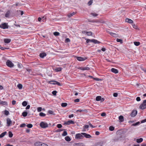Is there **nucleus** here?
Listing matches in <instances>:
<instances>
[{
  "mask_svg": "<svg viewBox=\"0 0 146 146\" xmlns=\"http://www.w3.org/2000/svg\"><path fill=\"white\" fill-rule=\"evenodd\" d=\"M57 92L56 90H54L52 92V94L54 96H56Z\"/></svg>",
  "mask_w": 146,
  "mask_h": 146,
  "instance_id": "c03bdc74",
  "label": "nucleus"
},
{
  "mask_svg": "<svg viewBox=\"0 0 146 146\" xmlns=\"http://www.w3.org/2000/svg\"><path fill=\"white\" fill-rule=\"evenodd\" d=\"M137 113V111L136 110H133L131 114V116L132 117H134L136 116Z\"/></svg>",
  "mask_w": 146,
  "mask_h": 146,
  "instance_id": "9b49d317",
  "label": "nucleus"
},
{
  "mask_svg": "<svg viewBox=\"0 0 146 146\" xmlns=\"http://www.w3.org/2000/svg\"><path fill=\"white\" fill-rule=\"evenodd\" d=\"M39 115L41 117H44L46 115V114L43 112H40L39 113Z\"/></svg>",
  "mask_w": 146,
  "mask_h": 146,
  "instance_id": "e433bc0d",
  "label": "nucleus"
},
{
  "mask_svg": "<svg viewBox=\"0 0 146 146\" xmlns=\"http://www.w3.org/2000/svg\"><path fill=\"white\" fill-rule=\"evenodd\" d=\"M0 105H7V102L5 101H2L0 99Z\"/></svg>",
  "mask_w": 146,
  "mask_h": 146,
  "instance_id": "f3484780",
  "label": "nucleus"
},
{
  "mask_svg": "<svg viewBox=\"0 0 146 146\" xmlns=\"http://www.w3.org/2000/svg\"><path fill=\"white\" fill-rule=\"evenodd\" d=\"M125 22L130 24H132L133 23V21L132 20L128 18H127L125 19Z\"/></svg>",
  "mask_w": 146,
  "mask_h": 146,
  "instance_id": "f8f14e48",
  "label": "nucleus"
},
{
  "mask_svg": "<svg viewBox=\"0 0 146 146\" xmlns=\"http://www.w3.org/2000/svg\"><path fill=\"white\" fill-rule=\"evenodd\" d=\"M6 64L10 68L14 66V64L12 62L9 60H7L6 62Z\"/></svg>",
  "mask_w": 146,
  "mask_h": 146,
  "instance_id": "423d86ee",
  "label": "nucleus"
},
{
  "mask_svg": "<svg viewBox=\"0 0 146 146\" xmlns=\"http://www.w3.org/2000/svg\"><path fill=\"white\" fill-rule=\"evenodd\" d=\"M74 146H84V145L82 143H74Z\"/></svg>",
  "mask_w": 146,
  "mask_h": 146,
  "instance_id": "6ab92c4d",
  "label": "nucleus"
},
{
  "mask_svg": "<svg viewBox=\"0 0 146 146\" xmlns=\"http://www.w3.org/2000/svg\"><path fill=\"white\" fill-rule=\"evenodd\" d=\"M111 70L112 72L115 74H117L118 72V70L114 68H111Z\"/></svg>",
  "mask_w": 146,
  "mask_h": 146,
  "instance_id": "dca6fc26",
  "label": "nucleus"
},
{
  "mask_svg": "<svg viewBox=\"0 0 146 146\" xmlns=\"http://www.w3.org/2000/svg\"><path fill=\"white\" fill-rule=\"evenodd\" d=\"M26 126V124L25 123H23L21 124L20 125V127H25Z\"/></svg>",
  "mask_w": 146,
  "mask_h": 146,
  "instance_id": "864d4df0",
  "label": "nucleus"
},
{
  "mask_svg": "<svg viewBox=\"0 0 146 146\" xmlns=\"http://www.w3.org/2000/svg\"><path fill=\"white\" fill-rule=\"evenodd\" d=\"M53 34L55 36H58L60 35V33L57 32H54Z\"/></svg>",
  "mask_w": 146,
  "mask_h": 146,
  "instance_id": "4c0bfd02",
  "label": "nucleus"
},
{
  "mask_svg": "<svg viewBox=\"0 0 146 146\" xmlns=\"http://www.w3.org/2000/svg\"><path fill=\"white\" fill-rule=\"evenodd\" d=\"M134 44L136 46H138L140 44V43L139 42H134Z\"/></svg>",
  "mask_w": 146,
  "mask_h": 146,
  "instance_id": "2f4dec72",
  "label": "nucleus"
},
{
  "mask_svg": "<svg viewBox=\"0 0 146 146\" xmlns=\"http://www.w3.org/2000/svg\"><path fill=\"white\" fill-rule=\"evenodd\" d=\"M87 34L88 36H90L92 35V33L91 31H90L88 32L87 33Z\"/></svg>",
  "mask_w": 146,
  "mask_h": 146,
  "instance_id": "09e8293b",
  "label": "nucleus"
},
{
  "mask_svg": "<svg viewBox=\"0 0 146 146\" xmlns=\"http://www.w3.org/2000/svg\"><path fill=\"white\" fill-rule=\"evenodd\" d=\"M67 105V104L66 103H62L61 106L63 107H65Z\"/></svg>",
  "mask_w": 146,
  "mask_h": 146,
  "instance_id": "f704fd0d",
  "label": "nucleus"
},
{
  "mask_svg": "<svg viewBox=\"0 0 146 146\" xmlns=\"http://www.w3.org/2000/svg\"><path fill=\"white\" fill-rule=\"evenodd\" d=\"M55 82V81H48V83L50 84L55 85L56 83Z\"/></svg>",
  "mask_w": 146,
  "mask_h": 146,
  "instance_id": "cd10ccee",
  "label": "nucleus"
},
{
  "mask_svg": "<svg viewBox=\"0 0 146 146\" xmlns=\"http://www.w3.org/2000/svg\"><path fill=\"white\" fill-rule=\"evenodd\" d=\"M40 146H48V145L45 143H43L42 142Z\"/></svg>",
  "mask_w": 146,
  "mask_h": 146,
  "instance_id": "052dcab7",
  "label": "nucleus"
},
{
  "mask_svg": "<svg viewBox=\"0 0 146 146\" xmlns=\"http://www.w3.org/2000/svg\"><path fill=\"white\" fill-rule=\"evenodd\" d=\"M42 142L38 141L35 142L34 145L35 146H40Z\"/></svg>",
  "mask_w": 146,
  "mask_h": 146,
  "instance_id": "a211bd4d",
  "label": "nucleus"
},
{
  "mask_svg": "<svg viewBox=\"0 0 146 146\" xmlns=\"http://www.w3.org/2000/svg\"><path fill=\"white\" fill-rule=\"evenodd\" d=\"M82 134L83 135L84 137L86 138H90L92 137V136L91 135L86 133H82Z\"/></svg>",
  "mask_w": 146,
  "mask_h": 146,
  "instance_id": "9d476101",
  "label": "nucleus"
},
{
  "mask_svg": "<svg viewBox=\"0 0 146 146\" xmlns=\"http://www.w3.org/2000/svg\"><path fill=\"white\" fill-rule=\"evenodd\" d=\"M93 3V0H90L88 3V5H90Z\"/></svg>",
  "mask_w": 146,
  "mask_h": 146,
  "instance_id": "a18cd8bd",
  "label": "nucleus"
},
{
  "mask_svg": "<svg viewBox=\"0 0 146 146\" xmlns=\"http://www.w3.org/2000/svg\"><path fill=\"white\" fill-rule=\"evenodd\" d=\"M37 111L38 112L41 111L42 110V108L41 107H39L37 108Z\"/></svg>",
  "mask_w": 146,
  "mask_h": 146,
  "instance_id": "37998d69",
  "label": "nucleus"
},
{
  "mask_svg": "<svg viewBox=\"0 0 146 146\" xmlns=\"http://www.w3.org/2000/svg\"><path fill=\"white\" fill-rule=\"evenodd\" d=\"M61 70L62 68L60 67L57 68L55 69V70L57 72L60 71Z\"/></svg>",
  "mask_w": 146,
  "mask_h": 146,
  "instance_id": "473e14b6",
  "label": "nucleus"
},
{
  "mask_svg": "<svg viewBox=\"0 0 146 146\" xmlns=\"http://www.w3.org/2000/svg\"><path fill=\"white\" fill-rule=\"evenodd\" d=\"M17 86L18 88H19V89L20 90L22 88V87H23V86L21 84H18L17 85Z\"/></svg>",
  "mask_w": 146,
  "mask_h": 146,
  "instance_id": "c756f323",
  "label": "nucleus"
},
{
  "mask_svg": "<svg viewBox=\"0 0 146 146\" xmlns=\"http://www.w3.org/2000/svg\"><path fill=\"white\" fill-rule=\"evenodd\" d=\"M11 39L9 38H5L4 40V41L5 43H9L11 41Z\"/></svg>",
  "mask_w": 146,
  "mask_h": 146,
  "instance_id": "4468645a",
  "label": "nucleus"
},
{
  "mask_svg": "<svg viewBox=\"0 0 146 146\" xmlns=\"http://www.w3.org/2000/svg\"><path fill=\"white\" fill-rule=\"evenodd\" d=\"M12 104L13 105H15L16 104V101L15 100H13L12 102Z\"/></svg>",
  "mask_w": 146,
  "mask_h": 146,
  "instance_id": "e2e57ef3",
  "label": "nucleus"
},
{
  "mask_svg": "<svg viewBox=\"0 0 146 146\" xmlns=\"http://www.w3.org/2000/svg\"><path fill=\"white\" fill-rule=\"evenodd\" d=\"M139 123H140L139 122V121L137 122L136 123H133V124H132V125L133 126H136V125H138V124H139Z\"/></svg>",
  "mask_w": 146,
  "mask_h": 146,
  "instance_id": "de8ad7c7",
  "label": "nucleus"
},
{
  "mask_svg": "<svg viewBox=\"0 0 146 146\" xmlns=\"http://www.w3.org/2000/svg\"><path fill=\"white\" fill-rule=\"evenodd\" d=\"M13 136V134L10 131H9V137H12Z\"/></svg>",
  "mask_w": 146,
  "mask_h": 146,
  "instance_id": "72a5a7b5",
  "label": "nucleus"
},
{
  "mask_svg": "<svg viewBox=\"0 0 146 146\" xmlns=\"http://www.w3.org/2000/svg\"><path fill=\"white\" fill-rule=\"evenodd\" d=\"M67 135V132L66 131H64L62 134V136H65Z\"/></svg>",
  "mask_w": 146,
  "mask_h": 146,
  "instance_id": "58836bf2",
  "label": "nucleus"
},
{
  "mask_svg": "<svg viewBox=\"0 0 146 146\" xmlns=\"http://www.w3.org/2000/svg\"><path fill=\"white\" fill-rule=\"evenodd\" d=\"M75 14H76V13L75 12H73L72 13H71L69 14L68 15V16L70 18V17H71L73 15H74Z\"/></svg>",
  "mask_w": 146,
  "mask_h": 146,
  "instance_id": "a878e982",
  "label": "nucleus"
},
{
  "mask_svg": "<svg viewBox=\"0 0 146 146\" xmlns=\"http://www.w3.org/2000/svg\"><path fill=\"white\" fill-rule=\"evenodd\" d=\"M27 126L29 128H31L33 127V125L31 124H29L27 125Z\"/></svg>",
  "mask_w": 146,
  "mask_h": 146,
  "instance_id": "ea45409f",
  "label": "nucleus"
},
{
  "mask_svg": "<svg viewBox=\"0 0 146 146\" xmlns=\"http://www.w3.org/2000/svg\"><path fill=\"white\" fill-rule=\"evenodd\" d=\"M0 28L3 29H7L9 28V26L7 23H4L0 25Z\"/></svg>",
  "mask_w": 146,
  "mask_h": 146,
  "instance_id": "20e7f679",
  "label": "nucleus"
},
{
  "mask_svg": "<svg viewBox=\"0 0 146 146\" xmlns=\"http://www.w3.org/2000/svg\"><path fill=\"white\" fill-rule=\"evenodd\" d=\"M27 102L25 101L23 102L22 103V105L24 106H26L27 105Z\"/></svg>",
  "mask_w": 146,
  "mask_h": 146,
  "instance_id": "c9c22d12",
  "label": "nucleus"
},
{
  "mask_svg": "<svg viewBox=\"0 0 146 146\" xmlns=\"http://www.w3.org/2000/svg\"><path fill=\"white\" fill-rule=\"evenodd\" d=\"M110 34L111 35L113 36H114V35H116L115 33H112L111 32H110Z\"/></svg>",
  "mask_w": 146,
  "mask_h": 146,
  "instance_id": "5fc2aeb1",
  "label": "nucleus"
},
{
  "mask_svg": "<svg viewBox=\"0 0 146 146\" xmlns=\"http://www.w3.org/2000/svg\"><path fill=\"white\" fill-rule=\"evenodd\" d=\"M22 115L23 117H26L27 115V112H26V111L23 112L22 113Z\"/></svg>",
  "mask_w": 146,
  "mask_h": 146,
  "instance_id": "c85d7f7f",
  "label": "nucleus"
},
{
  "mask_svg": "<svg viewBox=\"0 0 146 146\" xmlns=\"http://www.w3.org/2000/svg\"><path fill=\"white\" fill-rule=\"evenodd\" d=\"M103 144L102 142H100L96 144L94 146H102Z\"/></svg>",
  "mask_w": 146,
  "mask_h": 146,
  "instance_id": "412c9836",
  "label": "nucleus"
},
{
  "mask_svg": "<svg viewBox=\"0 0 146 146\" xmlns=\"http://www.w3.org/2000/svg\"><path fill=\"white\" fill-rule=\"evenodd\" d=\"M133 27V28L135 29H137V26L135 24H133L132 25Z\"/></svg>",
  "mask_w": 146,
  "mask_h": 146,
  "instance_id": "bf43d9fd",
  "label": "nucleus"
},
{
  "mask_svg": "<svg viewBox=\"0 0 146 146\" xmlns=\"http://www.w3.org/2000/svg\"><path fill=\"white\" fill-rule=\"evenodd\" d=\"M65 139L67 141H70L71 140L70 138L68 136H67L65 137Z\"/></svg>",
  "mask_w": 146,
  "mask_h": 146,
  "instance_id": "393cba45",
  "label": "nucleus"
},
{
  "mask_svg": "<svg viewBox=\"0 0 146 146\" xmlns=\"http://www.w3.org/2000/svg\"><path fill=\"white\" fill-rule=\"evenodd\" d=\"M62 127V125L60 124H58L57 125V127L58 128H61Z\"/></svg>",
  "mask_w": 146,
  "mask_h": 146,
  "instance_id": "49530a36",
  "label": "nucleus"
},
{
  "mask_svg": "<svg viewBox=\"0 0 146 146\" xmlns=\"http://www.w3.org/2000/svg\"><path fill=\"white\" fill-rule=\"evenodd\" d=\"M98 22L99 23H105V22L104 21H103L102 20H99V21H98Z\"/></svg>",
  "mask_w": 146,
  "mask_h": 146,
  "instance_id": "69168bd1",
  "label": "nucleus"
},
{
  "mask_svg": "<svg viewBox=\"0 0 146 146\" xmlns=\"http://www.w3.org/2000/svg\"><path fill=\"white\" fill-rule=\"evenodd\" d=\"M40 126L42 128H46L48 127V123L46 122L42 121L40 123Z\"/></svg>",
  "mask_w": 146,
  "mask_h": 146,
  "instance_id": "f03ea898",
  "label": "nucleus"
},
{
  "mask_svg": "<svg viewBox=\"0 0 146 146\" xmlns=\"http://www.w3.org/2000/svg\"><path fill=\"white\" fill-rule=\"evenodd\" d=\"M80 101V100L79 99H76L74 100V102H78Z\"/></svg>",
  "mask_w": 146,
  "mask_h": 146,
  "instance_id": "338daca9",
  "label": "nucleus"
},
{
  "mask_svg": "<svg viewBox=\"0 0 146 146\" xmlns=\"http://www.w3.org/2000/svg\"><path fill=\"white\" fill-rule=\"evenodd\" d=\"M106 115V113L105 112H103L101 114V115L102 117L105 116Z\"/></svg>",
  "mask_w": 146,
  "mask_h": 146,
  "instance_id": "3c124183",
  "label": "nucleus"
},
{
  "mask_svg": "<svg viewBox=\"0 0 146 146\" xmlns=\"http://www.w3.org/2000/svg\"><path fill=\"white\" fill-rule=\"evenodd\" d=\"M89 126L88 125H85L84 126L83 128L84 129H87L89 128Z\"/></svg>",
  "mask_w": 146,
  "mask_h": 146,
  "instance_id": "6e6d98bb",
  "label": "nucleus"
},
{
  "mask_svg": "<svg viewBox=\"0 0 146 146\" xmlns=\"http://www.w3.org/2000/svg\"><path fill=\"white\" fill-rule=\"evenodd\" d=\"M10 14V11H8L5 14V17H9Z\"/></svg>",
  "mask_w": 146,
  "mask_h": 146,
  "instance_id": "5701e85b",
  "label": "nucleus"
},
{
  "mask_svg": "<svg viewBox=\"0 0 146 146\" xmlns=\"http://www.w3.org/2000/svg\"><path fill=\"white\" fill-rule=\"evenodd\" d=\"M116 41L118 42H120L121 43L123 42L122 40L119 38H117L116 39Z\"/></svg>",
  "mask_w": 146,
  "mask_h": 146,
  "instance_id": "79ce46f5",
  "label": "nucleus"
},
{
  "mask_svg": "<svg viewBox=\"0 0 146 146\" xmlns=\"http://www.w3.org/2000/svg\"><path fill=\"white\" fill-rule=\"evenodd\" d=\"M78 69L82 70H90V68L89 67H80L78 68Z\"/></svg>",
  "mask_w": 146,
  "mask_h": 146,
  "instance_id": "ddd939ff",
  "label": "nucleus"
},
{
  "mask_svg": "<svg viewBox=\"0 0 146 146\" xmlns=\"http://www.w3.org/2000/svg\"><path fill=\"white\" fill-rule=\"evenodd\" d=\"M0 48L2 50H4L5 49H8V48H5V47H1V46H0Z\"/></svg>",
  "mask_w": 146,
  "mask_h": 146,
  "instance_id": "4d7b16f0",
  "label": "nucleus"
},
{
  "mask_svg": "<svg viewBox=\"0 0 146 146\" xmlns=\"http://www.w3.org/2000/svg\"><path fill=\"white\" fill-rule=\"evenodd\" d=\"M109 130L111 131H113L114 129V127L112 126H110L109 128Z\"/></svg>",
  "mask_w": 146,
  "mask_h": 146,
  "instance_id": "a19ab883",
  "label": "nucleus"
},
{
  "mask_svg": "<svg viewBox=\"0 0 146 146\" xmlns=\"http://www.w3.org/2000/svg\"><path fill=\"white\" fill-rule=\"evenodd\" d=\"M84 137V136L82 134V133H77L75 135V138L76 139H82Z\"/></svg>",
  "mask_w": 146,
  "mask_h": 146,
  "instance_id": "39448f33",
  "label": "nucleus"
},
{
  "mask_svg": "<svg viewBox=\"0 0 146 146\" xmlns=\"http://www.w3.org/2000/svg\"><path fill=\"white\" fill-rule=\"evenodd\" d=\"M9 112L7 110H5L4 111V113L6 115H8L9 114Z\"/></svg>",
  "mask_w": 146,
  "mask_h": 146,
  "instance_id": "8fccbe9b",
  "label": "nucleus"
},
{
  "mask_svg": "<svg viewBox=\"0 0 146 146\" xmlns=\"http://www.w3.org/2000/svg\"><path fill=\"white\" fill-rule=\"evenodd\" d=\"M136 100L137 101H140L141 100L140 98L139 97H138L136 98Z\"/></svg>",
  "mask_w": 146,
  "mask_h": 146,
  "instance_id": "0e129e2a",
  "label": "nucleus"
},
{
  "mask_svg": "<svg viewBox=\"0 0 146 146\" xmlns=\"http://www.w3.org/2000/svg\"><path fill=\"white\" fill-rule=\"evenodd\" d=\"M89 42H92L95 44H99L101 43L100 42L96 39H87L86 41V43H88Z\"/></svg>",
  "mask_w": 146,
  "mask_h": 146,
  "instance_id": "f257e3e1",
  "label": "nucleus"
},
{
  "mask_svg": "<svg viewBox=\"0 0 146 146\" xmlns=\"http://www.w3.org/2000/svg\"><path fill=\"white\" fill-rule=\"evenodd\" d=\"M46 54L44 52L40 53L39 54L40 57L41 58H43L44 57L46 56Z\"/></svg>",
  "mask_w": 146,
  "mask_h": 146,
  "instance_id": "2eb2a0df",
  "label": "nucleus"
},
{
  "mask_svg": "<svg viewBox=\"0 0 146 146\" xmlns=\"http://www.w3.org/2000/svg\"><path fill=\"white\" fill-rule=\"evenodd\" d=\"M7 126L9 127L11 126L12 123V122L11 119L8 118L7 119Z\"/></svg>",
  "mask_w": 146,
  "mask_h": 146,
  "instance_id": "6e6552de",
  "label": "nucleus"
},
{
  "mask_svg": "<svg viewBox=\"0 0 146 146\" xmlns=\"http://www.w3.org/2000/svg\"><path fill=\"white\" fill-rule=\"evenodd\" d=\"M55 82L56 83L55 84H56L58 85V86H61V85L60 83L58 82H57L56 81H55Z\"/></svg>",
  "mask_w": 146,
  "mask_h": 146,
  "instance_id": "603ef678",
  "label": "nucleus"
},
{
  "mask_svg": "<svg viewBox=\"0 0 146 146\" xmlns=\"http://www.w3.org/2000/svg\"><path fill=\"white\" fill-rule=\"evenodd\" d=\"M119 119L120 122H122L124 121V117H123L122 115H120L119 117Z\"/></svg>",
  "mask_w": 146,
  "mask_h": 146,
  "instance_id": "aec40b11",
  "label": "nucleus"
},
{
  "mask_svg": "<svg viewBox=\"0 0 146 146\" xmlns=\"http://www.w3.org/2000/svg\"><path fill=\"white\" fill-rule=\"evenodd\" d=\"M90 15L93 16V17H96L98 15V14L94 13H91Z\"/></svg>",
  "mask_w": 146,
  "mask_h": 146,
  "instance_id": "7c9ffc66",
  "label": "nucleus"
},
{
  "mask_svg": "<svg viewBox=\"0 0 146 146\" xmlns=\"http://www.w3.org/2000/svg\"><path fill=\"white\" fill-rule=\"evenodd\" d=\"M117 95L118 94L117 93H115L113 94V96L114 97H117Z\"/></svg>",
  "mask_w": 146,
  "mask_h": 146,
  "instance_id": "774afa93",
  "label": "nucleus"
},
{
  "mask_svg": "<svg viewBox=\"0 0 146 146\" xmlns=\"http://www.w3.org/2000/svg\"><path fill=\"white\" fill-rule=\"evenodd\" d=\"M82 112H84L85 113H87L88 112L87 110L85 109H83V110H82Z\"/></svg>",
  "mask_w": 146,
  "mask_h": 146,
  "instance_id": "13d9d810",
  "label": "nucleus"
},
{
  "mask_svg": "<svg viewBox=\"0 0 146 146\" xmlns=\"http://www.w3.org/2000/svg\"><path fill=\"white\" fill-rule=\"evenodd\" d=\"M102 97L100 96H98L96 98V100L97 101H100Z\"/></svg>",
  "mask_w": 146,
  "mask_h": 146,
  "instance_id": "bb28decb",
  "label": "nucleus"
},
{
  "mask_svg": "<svg viewBox=\"0 0 146 146\" xmlns=\"http://www.w3.org/2000/svg\"><path fill=\"white\" fill-rule=\"evenodd\" d=\"M74 121L70 120L64 122V124L65 125H70L71 124H74Z\"/></svg>",
  "mask_w": 146,
  "mask_h": 146,
  "instance_id": "0eeeda50",
  "label": "nucleus"
},
{
  "mask_svg": "<svg viewBox=\"0 0 146 146\" xmlns=\"http://www.w3.org/2000/svg\"><path fill=\"white\" fill-rule=\"evenodd\" d=\"M143 139L141 138L139 139H137L136 142L138 143H141L143 141Z\"/></svg>",
  "mask_w": 146,
  "mask_h": 146,
  "instance_id": "4be33fe9",
  "label": "nucleus"
},
{
  "mask_svg": "<svg viewBox=\"0 0 146 146\" xmlns=\"http://www.w3.org/2000/svg\"><path fill=\"white\" fill-rule=\"evenodd\" d=\"M7 132L6 131L2 133H1L0 135V138H1L3 137L6 134Z\"/></svg>",
  "mask_w": 146,
  "mask_h": 146,
  "instance_id": "b1692460",
  "label": "nucleus"
},
{
  "mask_svg": "<svg viewBox=\"0 0 146 146\" xmlns=\"http://www.w3.org/2000/svg\"><path fill=\"white\" fill-rule=\"evenodd\" d=\"M70 40L69 38H66L65 39V42H70Z\"/></svg>",
  "mask_w": 146,
  "mask_h": 146,
  "instance_id": "680f3d73",
  "label": "nucleus"
},
{
  "mask_svg": "<svg viewBox=\"0 0 146 146\" xmlns=\"http://www.w3.org/2000/svg\"><path fill=\"white\" fill-rule=\"evenodd\" d=\"M77 59L79 61H84L86 60L87 58L86 57L84 58L77 56L76 57Z\"/></svg>",
  "mask_w": 146,
  "mask_h": 146,
  "instance_id": "1a4fd4ad",
  "label": "nucleus"
},
{
  "mask_svg": "<svg viewBox=\"0 0 146 146\" xmlns=\"http://www.w3.org/2000/svg\"><path fill=\"white\" fill-rule=\"evenodd\" d=\"M140 109L144 110L146 108V100H144L142 103L139 106Z\"/></svg>",
  "mask_w": 146,
  "mask_h": 146,
  "instance_id": "7ed1b4c3",
  "label": "nucleus"
}]
</instances>
